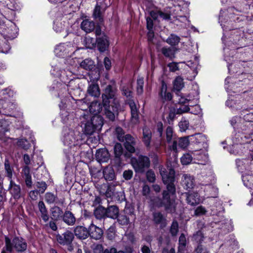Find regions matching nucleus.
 <instances>
[{"label":"nucleus","instance_id":"obj_1","mask_svg":"<svg viewBox=\"0 0 253 253\" xmlns=\"http://www.w3.org/2000/svg\"><path fill=\"white\" fill-rule=\"evenodd\" d=\"M160 173L163 182L167 185V190L163 191L162 199L160 200V203L158 207H164L167 211H171L172 202L170 198V195H174L176 192V188L174 184L175 181L174 171L173 169H170L169 173L168 174L165 171L161 170Z\"/></svg>","mask_w":253,"mask_h":253},{"label":"nucleus","instance_id":"obj_2","mask_svg":"<svg viewBox=\"0 0 253 253\" xmlns=\"http://www.w3.org/2000/svg\"><path fill=\"white\" fill-rule=\"evenodd\" d=\"M5 244L6 250L9 253L14 252L22 253L27 249V244L26 241L22 238L15 237L10 239L7 237H5Z\"/></svg>","mask_w":253,"mask_h":253},{"label":"nucleus","instance_id":"obj_3","mask_svg":"<svg viewBox=\"0 0 253 253\" xmlns=\"http://www.w3.org/2000/svg\"><path fill=\"white\" fill-rule=\"evenodd\" d=\"M104 124L103 118L100 115H94L84 124V132L90 135L101 130Z\"/></svg>","mask_w":253,"mask_h":253},{"label":"nucleus","instance_id":"obj_4","mask_svg":"<svg viewBox=\"0 0 253 253\" xmlns=\"http://www.w3.org/2000/svg\"><path fill=\"white\" fill-rule=\"evenodd\" d=\"M122 91V94L128 98L126 103L129 105L130 109L131 122L135 124L139 121V111L134 101L130 99L132 92L128 87L126 86H123Z\"/></svg>","mask_w":253,"mask_h":253},{"label":"nucleus","instance_id":"obj_5","mask_svg":"<svg viewBox=\"0 0 253 253\" xmlns=\"http://www.w3.org/2000/svg\"><path fill=\"white\" fill-rule=\"evenodd\" d=\"M131 164L136 173H142L150 167V160L147 156L140 155L137 158H133Z\"/></svg>","mask_w":253,"mask_h":253},{"label":"nucleus","instance_id":"obj_6","mask_svg":"<svg viewBox=\"0 0 253 253\" xmlns=\"http://www.w3.org/2000/svg\"><path fill=\"white\" fill-rule=\"evenodd\" d=\"M104 107V115L109 121L114 122L118 115L119 103H102Z\"/></svg>","mask_w":253,"mask_h":253},{"label":"nucleus","instance_id":"obj_7","mask_svg":"<svg viewBox=\"0 0 253 253\" xmlns=\"http://www.w3.org/2000/svg\"><path fill=\"white\" fill-rule=\"evenodd\" d=\"M117 89L115 85L108 84L102 94V103H119L116 97Z\"/></svg>","mask_w":253,"mask_h":253},{"label":"nucleus","instance_id":"obj_8","mask_svg":"<svg viewBox=\"0 0 253 253\" xmlns=\"http://www.w3.org/2000/svg\"><path fill=\"white\" fill-rule=\"evenodd\" d=\"M137 138L134 137L130 134H126L124 139V146L126 150L131 154L136 152L135 146L137 143Z\"/></svg>","mask_w":253,"mask_h":253},{"label":"nucleus","instance_id":"obj_9","mask_svg":"<svg viewBox=\"0 0 253 253\" xmlns=\"http://www.w3.org/2000/svg\"><path fill=\"white\" fill-rule=\"evenodd\" d=\"M189 137V136L183 137L174 139L172 145L170 146V149L175 153H177L178 151V147L182 149L186 148L189 143L188 140Z\"/></svg>","mask_w":253,"mask_h":253},{"label":"nucleus","instance_id":"obj_10","mask_svg":"<svg viewBox=\"0 0 253 253\" xmlns=\"http://www.w3.org/2000/svg\"><path fill=\"white\" fill-rule=\"evenodd\" d=\"M181 184L184 189L191 190L195 185V178L193 176L189 174H184L181 177Z\"/></svg>","mask_w":253,"mask_h":253},{"label":"nucleus","instance_id":"obj_11","mask_svg":"<svg viewBox=\"0 0 253 253\" xmlns=\"http://www.w3.org/2000/svg\"><path fill=\"white\" fill-rule=\"evenodd\" d=\"M74 239V234L70 231L67 230L62 235L57 236V240L61 245L71 244Z\"/></svg>","mask_w":253,"mask_h":253},{"label":"nucleus","instance_id":"obj_12","mask_svg":"<svg viewBox=\"0 0 253 253\" xmlns=\"http://www.w3.org/2000/svg\"><path fill=\"white\" fill-rule=\"evenodd\" d=\"M182 194L186 197V202L189 205L194 206L199 204L200 202L199 195L198 193L185 192Z\"/></svg>","mask_w":253,"mask_h":253},{"label":"nucleus","instance_id":"obj_13","mask_svg":"<svg viewBox=\"0 0 253 253\" xmlns=\"http://www.w3.org/2000/svg\"><path fill=\"white\" fill-rule=\"evenodd\" d=\"M153 220L156 224L160 225L161 228L166 227L168 224L166 218L159 211L153 213Z\"/></svg>","mask_w":253,"mask_h":253},{"label":"nucleus","instance_id":"obj_14","mask_svg":"<svg viewBox=\"0 0 253 253\" xmlns=\"http://www.w3.org/2000/svg\"><path fill=\"white\" fill-rule=\"evenodd\" d=\"M74 235L79 239L84 240L89 236L88 230L83 226H77L74 230Z\"/></svg>","mask_w":253,"mask_h":253},{"label":"nucleus","instance_id":"obj_15","mask_svg":"<svg viewBox=\"0 0 253 253\" xmlns=\"http://www.w3.org/2000/svg\"><path fill=\"white\" fill-rule=\"evenodd\" d=\"M96 41V44L100 52H104L107 50L109 43L108 38L106 35L103 34L102 36L97 38Z\"/></svg>","mask_w":253,"mask_h":253},{"label":"nucleus","instance_id":"obj_16","mask_svg":"<svg viewBox=\"0 0 253 253\" xmlns=\"http://www.w3.org/2000/svg\"><path fill=\"white\" fill-rule=\"evenodd\" d=\"M89 236L95 240H99L102 237L103 232L101 228L91 224L89 228Z\"/></svg>","mask_w":253,"mask_h":253},{"label":"nucleus","instance_id":"obj_17","mask_svg":"<svg viewBox=\"0 0 253 253\" xmlns=\"http://www.w3.org/2000/svg\"><path fill=\"white\" fill-rule=\"evenodd\" d=\"M62 219L63 222L69 226L74 225L76 221V218L74 214L68 210L64 211Z\"/></svg>","mask_w":253,"mask_h":253},{"label":"nucleus","instance_id":"obj_18","mask_svg":"<svg viewBox=\"0 0 253 253\" xmlns=\"http://www.w3.org/2000/svg\"><path fill=\"white\" fill-rule=\"evenodd\" d=\"M95 156L99 162H106L109 159V154L105 148L98 149L96 153Z\"/></svg>","mask_w":253,"mask_h":253},{"label":"nucleus","instance_id":"obj_19","mask_svg":"<svg viewBox=\"0 0 253 253\" xmlns=\"http://www.w3.org/2000/svg\"><path fill=\"white\" fill-rule=\"evenodd\" d=\"M9 190L15 199H18L21 197L20 186L16 184L12 180L10 181Z\"/></svg>","mask_w":253,"mask_h":253},{"label":"nucleus","instance_id":"obj_20","mask_svg":"<svg viewBox=\"0 0 253 253\" xmlns=\"http://www.w3.org/2000/svg\"><path fill=\"white\" fill-rule=\"evenodd\" d=\"M52 219L54 221H58L62 218L63 211L58 206H54L50 210Z\"/></svg>","mask_w":253,"mask_h":253},{"label":"nucleus","instance_id":"obj_21","mask_svg":"<svg viewBox=\"0 0 253 253\" xmlns=\"http://www.w3.org/2000/svg\"><path fill=\"white\" fill-rule=\"evenodd\" d=\"M38 208L41 218L45 222H46L49 220V216L47 210L43 201H41L39 202Z\"/></svg>","mask_w":253,"mask_h":253},{"label":"nucleus","instance_id":"obj_22","mask_svg":"<svg viewBox=\"0 0 253 253\" xmlns=\"http://www.w3.org/2000/svg\"><path fill=\"white\" fill-rule=\"evenodd\" d=\"M99 3V4L98 2L96 5L93 15L95 19H98L99 22H101L103 21V18L101 14V9L105 8L107 6V4L105 3H102L101 2Z\"/></svg>","mask_w":253,"mask_h":253},{"label":"nucleus","instance_id":"obj_23","mask_svg":"<svg viewBox=\"0 0 253 253\" xmlns=\"http://www.w3.org/2000/svg\"><path fill=\"white\" fill-rule=\"evenodd\" d=\"M81 27L86 33H90L95 29V23L92 21L85 19L82 22Z\"/></svg>","mask_w":253,"mask_h":253},{"label":"nucleus","instance_id":"obj_24","mask_svg":"<svg viewBox=\"0 0 253 253\" xmlns=\"http://www.w3.org/2000/svg\"><path fill=\"white\" fill-rule=\"evenodd\" d=\"M87 92L89 95L94 97H98L100 95V91L98 85L93 83L89 85Z\"/></svg>","mask_w":253,"mask_h":253},{"label":"nucleus","instance_id":"obj_25","mask_svg":"<svg viewBox=\"0 0 253 253\" xmlns=\"http://www.w3.org/2000/svg\"><path fill=\"white\" fill-rule=\"evenodd\" d=\"M45 200L49 204L53 203L63 204L64 203L63 201L59 200L57 195H55L51 192H47L45 194Z\"/></svg>","mask_w":253,"mask_h":253},{"label":"nucleus","instance_id":"obj_26","mask_svg":"<svg viewBox=\"0 0 253 253\" xmlns=\"http://www.w3.org/2000/svg\"><path fill=\"white\" fill-rule=\"evenodd\" d=\"M107 217L116 219L118 217L119 209L116 206H110L106 208Z\"/></svg>","mask_w":253,"mask_h":253},{"label":"nucleus","instance_id":"obj_27","mask_svg":"<svg viewBox=\"0 0 253 253\" xmlns=\"http://www.w3.org/2000/svg\"><path fill=\"white\" fill-rule=\"evenodd\" d=\"M152 134L151 130L146 127L143 128L142 140L147 147H149L151 139Z\"/></svg>","mask_w":253,"mask_h":253},{"label":"nucleus","instance_id":"obj_28","mask_svg":"<svg viewBox=\"0 0 253 253\" xmlns=\"http://www.w3.org/2000/svg\"><path fill=\"white\" fill-rule=\"evenodd\" d=\"M81 68L88 71H91L95 67L94 61L90 58H86L83 60L80 64Z\"/></svg>","mask_w":253,"mask_h":253},{"label":"nucleus","instance_id":"obj_29","mask_svg":"<svg viewBox=\"0 0 253 253\" xmlns=\"http://www.w3.org/2000/svg\"><path fill=\"white\" fill-rule=\"evenodd\" d=\"M103 176L108 181H112L115 179V174L113 169L111 167H107L103 170Z\"/></svg>","mask_w":253,"mask_h":253},{"label":"nucleus","instance_id":"obj_30","mask_svg":"<svg viewBox=\"0 0 253 253\" xmlns=\"http://www.w3.org/2000/svg\"><path fill=\"white\" fill-rule=\"evenodd\" d=\"M176 48L174 47H164L161 49L163 54L167 58L172 59L175 57Z\"/></svg>","mask_w":253,"mask_h":253},{"label":"nucleus","instance_id":"obj_31","mask_svg":"<svg viewBox=\"0 0 253 253\" xmlns=\"http://www.w3.org/2000/svg\"><path fill=\"white\" fill-rule=\"evenodd\" d=\"M192 142L196 144H201L203 145L206 143L207 138L205 135L201 133H197L190 136Z\"/></svg>","mask_w":253,"mask_h":253},{"label":"nucleus","instance_id":"obj_32","mask_svg":"<svg viewBox=\"0 0 253 253\" xmlns=\"http://www.w3.org/2000/svg\"><path fill=\"white\" fill-rule=\"evenodd\" d=\"M184 86L183 79L180 76L176 77L173 82V89L177 92H179Z\"/></svg>","mask_w":253,"mask_h":253},{"label":"nucleus","instance_id":"obj_33","mask_svg":"<svg viewBox=\"0 0 253 253\" xmlns=\"http://www.w3.org/2000/svg\"><path fill=\"white\" fill-rule=\"evenodd\" d=\"M95 217L101 219L107 217L106 208L102 206H99L94 211Z\"/></svg>","mask_w":253,"mask_h":253},{"label":"nucleus","instance_id":"obj_34","mask_svg":"<svg viewBox=\"0 0 253 253\" xmlns=\"http://www.w3.org/2000/svg\"><path fill=\"white\" fill-rule=\"evenodd\" d=\"M242 101L237 100V99H228L226 102V104L227 106L231 107L234 108L236 109H240L242 108Z\"/></svg>","mask_w":253,"mask_h":253},{"label":"nucleus","instance_id":"obj_35","mask_svg":"<svg viewBox=\"0 0 253 253\" xmlns=\"http://www.w3.org/2000/svg\"><path fill=\"white\" fill-rule=\"evenodd\" d=\"M114 150L115 158L117 159V161L120 163V157L122 156L123 153V148L121 144L117 143L114 147Z\"/></svg>","mask_w":253,"mask_h":253},{"label":"nucleus","instance_id":"obj_36","mask_svg":"<svg viewBox=\"0 0 253 253\" xmlns=\"http://www.w3.org/2000/svg\"><path fill=\"white\" fill-rule=\"evenodd\" d=\"M84 42L85 44V47L90 49L94 48L96 44V40L90 37H85Z\"/></svg>","mask_w":253,"mask_h":253},{"label":"nucleus","instance_id":"obj_37","mask_svg":"<svg viewBox=\"0 0 253 253\" xmlns=\"http://www.w3.org/2000/svg\"><path fill=\"white\" fill-rule=\"evenodd\" d=\"M4 168L6 173V176L8 177L9 181L12 179L13 175V169L10 166L9 161L5 160L4 162Z\"/></svg>","mask_w":253,"mask_h":253},{"label":"nucleus","instance_id":"obj_38","mask_svg":"<svg viewBox=\"0 0 253 253\" xmlns=\"http://www.w3.org/2000/svg\"><path fill=\"white\" fill-rule=\"evenodd\" d=\"M180 38L179 37L171 34L167 40V42L171 45H175L179 42Z\"/></svg>","mask_w":253,"mask_h":253},{"label":"nucleus","instance_id":"obj_39","mask_svg":"<svg viewBox=\"0 0 253 253\" xmlns=\"http://www.w3.org/2000/svg\"><path fill=\"white\" fill-rule=\"evenodd\" d=\"M192 160V157L189 153L184 154L181 158V162L183 165L189 164L191 162Z\"/></svg>","mask_w":253,"mask_h":253},{"label":"nucleus","instance_id":"obj_40","mask_svg":"<svg viewBox=\"0 0 253 253\" xmlns=\"http://www.w3.org/2000/svg\"><path fill=\"white\" fill-rule=\"evenodd\" d=\"M116 132L118 140L121 142H124L126 134L123 129L121 127H117L116 128Z\"/></svg>","mask_w":253,"mask_h":253},{"label":"nucleus","instance_id":"obj_41","mask_svg":"<svg viewBox=\"0 0 253 253\" xmlns=\"http://www.w3.org/2000/svg\"><path fill=\"white\" fill-rule=\"evenodd\" d=\"M176 113V110L174 107L169 108V115L167 119L168 120V123L170 124L171 122L174 120L175 115Z\"/></svg>","mask_w":253,"mask_h":253},{"label":"nucleus","instance_id":"obj_42","mask_svg":"<svg viewBox=\"0 0 253 253\" xmlns=\"http://www.w3.org/2000/svg\"><path fill=\"white\" fill-rule=\"evenodd\" d=\"M178 231V224L176 220L173 221L170 228V233L172 236H175L177 235Z\"/></svg>","mask_w":253,"mask_h":253},{"label":"nucleus","instance_id":"obj_43","mask_svg":"<svg viewBox=\"0 0 253 253\" xmlns=\"http://www.w3.org/2000/svg\"><path fill=\"white\" fill-rule=\"evenodd\" d=\"M176 99L177 102L179 104H187L189 102V100L186 98L183 95H182L181 93L178 92L176 93Z\"/></svg>","mask_w":253,"mask_h":253},{"label":"nucleus","instance_id":"obj_44","mask_svg":"<svg viewBox=\"0 0 253 253\" xmlns=\"http://www.w3.org/2000/svg\"><path fill=\"white\" fill-rule=\"evenodd\" d=\"M17 144L18 146L24 149H27L30 147V144L27 139L24 138L18 139L17 142Z\"/></svg>","mask_w":253,"mask_h":253},{"label":"nucleus","instance_id":"obj_45","mask_svg":"<svg viewBox=\"0 0 253 253\" xmlns=\"http://www.w3.org/2000/svg\"><path fill=\"white\" fill-rule=\"evenodd\" d=\"M167 141L170 143L173 139V129L171 126H168L166 130Z\"/></svg>","mask_w":253,"mask_h":253},{"label":"nucleus","instance_id":"obj_46","mask_svg":"<svg viewBox=\"0 0 253 253\" xmlns=\"http://www.w3.org/2000/svg\"><path fill=\"white\" fill-rule=\"evenodd\" d=\"M36 186L38 189V192L43 193L47 188V184L44 181H38L36 183Z\"/></svg>","mask_w":253,"mask_h":253},{"label":"nucleus","instance_id":"obj_47","mask_svg":"<svg viewBox=\"0 0 253 253\" xmlns=\"http://www.w3.org/2000/svg\"><path fill=\"white\" fill-rule=\"evenodd\" d=\"M143 79L140 78L137 80V92L138 94H141L143 92Z\"/></svg>","mask_w":253,"mask_h":253},{"label":"nucleus","instance_id":"obj_48","mask_svg":"<svg viewBox=\"0 0 253 253\" xmlns=\"http://www.w3.org/2000/svg\"><path fill=\"white\" fill-rule=\"evenodd\" d=\"M118 221L120 224L122 225H127L128 224L129 221V218H127L126 215L125 214H121L120 215H118Z\"/></svg>","mask_w":253,"mask_h":253},{"label":"nucleus","instance_id":"obj_49","mask_svg":"<svg viewBox=\"0 0 253 253\" xmlns=\"http://www.w3.org/2000/svg\"><path fill=\"white\" fill-rule=\"evenodd\" d=\"M181 105L179 108H177L176 113L177 114H181L184 113H186L188 112L190 110V108L188 106V105L185 104H180Z\"/></svg>","mask_w":253,"mask_h":253},{"label":"nucleus","instance_id":"obj_50","mask_svg":"<svg viewBox=\"0 0 253 253\" xmlns=\"http://www.w3.org/2000/svg\"><path fill=\"white\" fill-rule=\"evenodd\" d=\"M100 109V105L97 102H92L89 106V110L93 113L96 114Z\"/></svg>","mask_w":253,"mask_h":253},{"label":"nucleus","instance_id":"obj_51","mask_svg":"<svg viewBox=\"0 0 253 253\" xmlns=\"http://www.w3.org/2000/svg\"><path fill=\"white\" fill-rule=\"evenodd\" d=\"M146 177L148 181L154 182L155 181V174L152 170H149L146 172Z\"/></svg>","mask_w":253,"mask_h":253},{"label":"nucleus","instance_id":"obj_52","mask_svg":"<svg viewBox=\"0 0 253 253\" xmlns=\"http://www.w3.org/2000/svg\"><path fill=\"white\" fill-rule=\"evenodd\" d=\"M21 173L24 178L31 176L30 169L28 166H25L23 167Z\"/></svg>","mask_w":253,"mask_h":253},{"label":"nucleus","instance_id":"obj_53","mask_svg":"<svg viewBox=\"0 0 253 253\" xmlns=\"http://www.w3.org/2000/svg\"><path fill=\"white\" fill-rule=\"evenodd\" d=\"M189 122L187 121H181L179 123V126L181 131H185L189 126Z\"/></svg>","mask_w":253,"mask_h":253},{"label":"nucleus","instance_id":"obj_54","mask_svg":"<svg viewBox=\"0 0 253 253\" xmlns=\"http://www.w3.org/2000/svg\"><path fill=\"white\" fill-rule=\"evenodd\" d=\"M167 85L166 83L163 81L161 83V87L160 91L159 92V95L161 96H163V95L166 94L167 92Z\"/></svg>","mask_w":253,"mask_h":253},{"label":"nucleus","instance_id":"obj_55","mask_svg":"<svg viewBox=\"0 0 253 253\" xmlns=\"http://www.w3.org/2000/svg\"><path fill=\"white\" fill-rule=\"evenodd\" d=\"M133 175V171L132 170L128 169L126 170L123 172V177L126 180H129L130 179Z\"/></svg>","mask_w":253,"mask_h":253},{"label":"nucleus","instance_id":"obj_56","mask_svg":"<svg viewBox=\"0 0 253 253\" xmlns=\"http://www.w3.org/2000/svg\"><path fill=\"white\" fill-rule=\"evenodd\" d=\"M168 66L170 72H175V71L179 70L178 64L176 62L170 63L168 64Z\"/></svg>","mask_w":253,"mask_h":253},{"label":"nucleus","instance_id":"obj_57","mask_svg":"<svg viewBox=\"0 0 253 253\" xmlns=\"http://www.w3.org/2000/svg\"><path fill=\"white\" fill-rule=\"evenodd\" d=\"M207 211L205 208L202 206L198 207L195 211V214L196 215H201L206 214Z\"/></svg>","mask_w":253,"mask_h":253},{"label":"nucleus","instance_id":"obj_58","mask_svg":"<svg viewBox=\"0 0 253 253\" xmlns=\"http://www.w3.org/2000/svg\"><path fill=\"white\" fill-rule=\"evenodd\" d=\"M94 253H102L103 252V247L101 245H93V248Z\"/></svg>","mask_w":253,"mask_h":253},{"label":"nucleus","instance_id":"obj_59","mask_svg":"<svg viewBox=\"0 0 253 253\" xmlns=\"http://www.w3.org/2000/svg\"><path fill=\"white\" fill-rule=\"evenodd\" d=\"M196 253H209V251L202 245H199L196 249Z\"/></svg>","mask_w":253,"mask_h":253},{"label":"nucleus","instance_id":"obj_60","mask_svg":"<svg viewBox=\"0 0 253 253\" xmlns=\"http://www.w3.org/2000/svg\"><path fill=\"white\" fill-rule=\"evenodd\" d=\"M179 245L182 247H184L186 244V238L184 234H181L179 238Z\"/></svg>","mask_w":253,"mask_h":253},{"label":"nucleus","instance_id":"obj_61","mask_svg":"<svg viewBox=\"0 0 253 253\" xmlns=\"http://www.w3.org/2000/svg\"><path fill=\"white\" fill-rule=\"evenodd\" d=\"M104 64L107 70H109L110 69L111 67V62L108 57H106L104 58Z\"/></svg>","mask_w":253,"mask_h":253},{"label":"nucleus","instance_id":"obj_62","mask_svg":"<svg viewBox=\"0 0 253 253\" xmlns=\"http://www.w3.org/2000/svg\"><path fill=\"white\" fill-rule=\"evenodd\" d=\"M40 193L38 190H32L29 193V197L32 200H36L38 198V195Z\"/></svg>","mask_w":253,"mask_h":253},{"label":"nucleus","instance_id":"obj_63","mask_svg":"<svg viewBox=\"0 0 253 253\" xmlns=\"http://www.w3.org/2000/svg\"><path fill=\"white\" fill-rule=\"evenodd\" d=\"M147 28L148 30H152L153 27V21L150 17L146 18Z\"/></svg>","mask_w":253,"mask_h":253},{"label":"nucleus","instance_id":"obj_64","mask_svg":"<svg viewBox=\"0 0 253 253\" xmlns=\"http://www.w3.org/2000/svg\"><path fill=\"white\" fill-rule=\"evenodd\" d=\"M150 192V187L147 185H145L143 186L142 188V194L145 196H147L149 195Z\"/></svg>","mask_w":253,"mask_h":253}]
</instances>
